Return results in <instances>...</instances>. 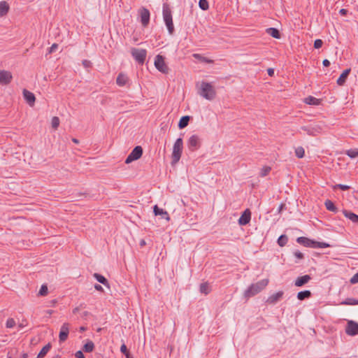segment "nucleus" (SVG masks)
<instances>
[{
	"mask_svg": "<svg viewBox=\"0 0 358 358\" xmlns=\"http://www.w3.org/2000/svg\"><path fill=\"white\" fill-rule=\"evenodd\" d=\"M52 345L50 343H48L47 345H45L39 352L38 354L37 358H43L47 353L49 352V350L51 349Z\"/></svg>",
	"mask_w": 358,
	"mask_h": 358,
	"instance_id": "nucleus-28",
	"label": "nucleus"
},
{
	"mask_svg": "<svg viewBox=\"0 0 358 358\" xmlns=\"http://www.w3.org/2000/svg\"><path fill=\"white\" fill-rule=\"evenodd\" d=\"M201 139L199 136L196 134L191 136L187 141V148L192 152L198 150L201 147Z\"/></svg>",
	"mask_w": 358,
	"mask_h": 358,
	"instance_id": "nucleus-9",
	"label": "nucleus"
},
{
	"mask_svg": "<svg viewBox=\"0 0 358 358\" xmlns=\"http://www.w3.org/2000/svg\"><path fill=\"white\" fill-rule=\"evenodd\" d=\"M142 155H143L142 147L140 145H137L132 150L131 153L128 155V157H127V159L125 160V163L129 164V163L132 162L133 161L137 160L139 158H141Z\"/></svg>",
	"mask_w": 358,
	"mask_h": 358,
	"instance_id": "nucleus-8",
	"label": "nucleus"
},
{
	"mask_svg": "<svg viewBox=\"0 0 358 358\" xmlns=\"http://www.w3.org/2000/svg\"><path fill=\"white\" fill-rule=\"evenodd\" d=\"M287 241H288L287 236L285 234H282L278 237L277 243L279 246L283 247L287 244Z\"/></svg>",
	"mask_w": 358,
	"mask_h": 358,
	"instance_id": "nucleus-31",
	"label": "nucleus"
},
{
	"mask_svg": "<svg viewBox=\"0 0 358 358\" xmlns=\"http://www.w3.org/2000/svg\"><path fill=\"white\" fill-rule=\"evenodd\" d=\"M131 55L139 64H143L146 58L147 50L145 49L133 48Z\"/></svg>",
	"mask_w": 358,
	"mask_h": 358,
	"instance_id": "nucleus-7",
	"label": "nucleus"
},
{
	"mask_svg": "<svg viewBox=\"0 0 358 358\" xmlns=\"http://www.w3.org/2000/svg\"><path fill=\"white\" fill-rule=\"evenodd\" d=\"M72 141H73V143H78V142H79V141H78V139H76V138H73V139H72Z\"/></svg>",
	"mask_w": 358,
	"mask_h": 358,
	"instance_id": "nucleus-57",
	"label": "nucleus"
},
{
	"mask_svg": "<svg viewBox=\"0 0 358 358\" xmlns=\"http://www.w3.org/2000/svg\"><path fill=\"white\" fill-rule=\"evenodd\" d=\"M199 6L203 10H207L209 8L208 1L207 0H199Z\"/></svg>",
	"mask_w": 358,
	"mask_h": 358,
	"instance_id": "nucleus-34",
	"label": "nucleus"
},
{
	"mask_svg": "<svg viewBox=\"0 0 358 358\" xmlns=\"http://www.w3.org/2000/svg\"><path fill=\"white\" fill-rule=\"evenodd\" d=\"M183 148V141L182 138H178L176 139L173 144V152H172V162L171 164H174L179 162Z\"/></svg>",
	"mask_w": 358,
	"mask_h": 358,
	"instance_id": "nucleus-5",
	"label": "nucleus"
},
{
	"mask_svg": "<svg viewBox=\"0 0 358 358\" xmlns=\"http://www.w3.org/2000/svg\"><path fill=\"white\" fill-rule=\"evenodd\" d=\"M59 125V119L57 117H53L52 119V127L57 129Z\"/></svg>",
	"mask_w": 358,
	"mask_h": 358,
	"instance_id": "nucleus-42",
	"label": "nucleus"
},
{
	"mask_svg": "<svg viewBox=\"0 0 358 358\" xmlns=\"http://www.w3.org/2000/svg\"><path fill=\"white\" fill-rule=\"evenodd\" d=\"M94 350V344L92 341L88 340L83 345V350L85 352H92Z\"/></svg>",
	"mask_w": 358,
	"mask_h": 358,
	"instance_id": "nucleus-29",
	"label": "nucleus"
},
{
	"mask_svg": "<svg viewBox=\"0 0 358 358\" xmlns=\"http://www.w3.org/2000/svg\"><path fill=\"white\" fill-rule=\"evenodd\" d=\"M57 358H61V357H57Z\"/></svg>",
	"mask_w": 358,
	"mask_h": 358,
	"instance_id": "nucleus-63",
	"label": "nucleus"
},
{
	"mask_svg": "<svg viewBox=\"0 0 358 358\" xmlns=\"http://www.w3.org/2000/svg\"><path fill=\"white\" fill-rule=\"evenodd\" d=\"M296 242L305 247L311 248H323L331 247V245L327 243L316 241L304 236L298 237L296 238Z\"/></svg>",
	"mask_w": 358,
	"mask_h": 358,
	"instance_id": "nucleus-2",
	"label": "nucleus"
},
{
	"mask_svg": "<svg viewBox=\"0 0 358 358\" xmlns=\"http://www.w3.org/2000/svg\"><path fill=\"white\" fill-rule=\"evenodd\" d=\"M75 357L76 358H85L83 351L78 350L75 353Z\"/></svg>",
	"mask_w": 358,
	"mask_h": 358,
	"instance_id": "nucleus-47",
	"label": "nucleus"
},
{
	"mask_svg": "<svg viewBox=\"0 0 358 358\" xmlns=\"http://www.w3.org/2000/svg\"><path fill=\"white\" fill-rule=\"evenodd\" d=\"M284 208H285V204L281 203L278 208V213H281Z\"/></svg>",
	"mask_w": 358,
	"mask_h": 358,
	"instance_id": "nucleus-51",
	"label": "nucleus"
},
{
	"mask_svg": "<svg viewBox=\"0 0 358 358\" xmlns=\"http://www.w3.org/2000/svg\"><path fill=\"white\" fill-rule=\"evenodd\" d=\"M78 308H76L73 310V313L77 312V311H78Z\"/></svg>",
	"mask_w": 358,
	"mask_h": 358,
	"instance_id": "nucleus-60",
	"label": "nucleus"
},
{
	"mask_svg": "<svg viewBox=\"0 0 358 358\" xmlns=\"http://www.w3.org/2000/svg\"><path fill=\"white\" fill-rule=\"evenodd\" d=\"M140 17H141V22L142 25L145 27L148 25L150 22V13L148 9L143 7L140 9Z\"/></svg>",
	"mask_w": 358,
	"mask_h": 358,
	"instance_id": "nucleus-11",
	"label": "nucleus"
},
{
	"mask_svg": "<svg viewBox=\"0 0 358 358\" xmlns=\"http://www.w3.org/2000/svg\"><path fill=\"white\" fill-rule=\"evenodd\" d=\"M345 155L351 159L358 157V148L348 150L345 151Z\"/></svg>",
	"mask_w": 358,
	"mask_h": 358,
	"instance_id": "nucleus-32",
	"label": "nucleus"
},
{
	"mask_svg": "<svg viewBox=\"0 0 358 358\" xmlns=\"http://www.w3.org/2000/svg\"><path fill=\"white\" fill-rule=\"evenodd\" d=\"M9 5L5 1H2L0 2V17L6 15L9 11Z\"/></svg>",
	"mask_w": 358,
	"mask_h": 358,
	"instance_id": "nucleus-21",
	"label": "nucleus"
},
{
	"mask_svg": "<svg viewBox=\"0 0 358 358\" xmlns=\"http://www.w3.org/2000/svg\"><path fill=\"white\" fill-rule=\"evenodd\" d=\"M155 66L156 69L163 73H169V67L165 63L164 57L162 55H157L155 58Z\"/></svg>",
	"mask_w": 358,
	"mask_h": 358,
	"instance_id": "nucleus-6",
	"label": "nucleus"
},
{
	"mask_svg": "<svg viewBox=\"0 0 358 358\" xmlns=\"http://www.w3.org/2000/svg\"><path fill=\"white\" fill-rule=\"evenodd\" d=\"M322 64L324 66L328 67L330 66V62L327 59H325L323 60Z\"/></svg>",
	"mask_w": 358,
	"mask_h": 358,
	"instance_id": "nucleus-52",
	"label": "nucleus"
},
{
	"mask_svg": "<svg viewBox=\"0 0 358 358\" xmlns=\"http://www.w3.org/2000/svg\"><path fill=\"white\" fill-rule=\"evenodd\" d=\"M304 102L308 105L318 106L320 103V100L313 96H308L305 98Z\"/></svg>",
	"mask_w": 358,
	"mask_h": 358,
	"instance_id": "nucleus-25",
	"label": "nucleus"
},
{
	"mask_svg": "<svg viewBox=\"0 0 358 358\" xmlns=\"http://www.w3.org/2000/svg\"><path fill=\"white\" fill-rule=\"evenodd\" d=\"M87 328L85 327H80V329H79V331L80 332H83L85 331H86Z\"/></svg>",
	"mask_w": 358,
	"mask_h": 358,
	"instance_id": "nucleus-55",
	"label": "nucleus"
},
{
	"mask_svg": "<svg viewBox=\"0 0 358 358\" xmlns=\"http://www.w3.org/2000/svg\"><path fill=\"white\" fill-rule=\"evenodd\" d=\"M343 213L345 217L350 220L353 223H358V215L357 214L347 210H343Z\"/></svg>",
	"mask_w": 358,
	"mask_h": 358,
	"instance_id": "nucleus-20",
	"label": "nucleus"
},
{
	"mask_svg": "<svg viewBox=\"0 0 358 358\" xmlns=\"http://www.w3.org/2000/svg\"><path fill=\"white\" fill-rule=\"evenodd\" d=\"M267 73L269 76H274V69L269 68L267 69Z\"/></svg>",
	"mask_w": 358,
	"mask_h": 358,
	"instance_id": "nucleus-53",
	"label": "nucleus"
},
{
	"mask_svg": "<svg viewBox=\"0 0 358 358\" xmlns=\"http://www.w3.org/2000/svg\"><path fill=\"white\" fill-rule=\"evenodd\" d=\"M324 205L326 208L331 212L337 213L338 210V208L335 206L334 203L331 200H326L324 202Z\"/></svg>",
	"mask_w": 358,
	"mask_h": 358,
	"instance_id": "nucleus-27",
	"label": "nucleus"
},
{
	"mask_svg": "<svg viewBox=\"0 0 358 358\" xmlns=\"http://www.w3.org/2000/svg\"><path fill=\"white\" fill-rule=\"evenodd\" d=\"M193 56H194V57H195V58H202V57H201L200 55H199V54H194V55H193ZM203 61H205V62H207V63H210V62H212V61H211V60L208 59H206V58H205V57H203Z\"/></svg>",
	"mask_w": 358,
	"mask_h": 358,
	"instance_id": "nucleus-49",
	"label": "nucleus"
},
{
	"mask_svg": "<svg viewBox=\"0 0 358 358\" xmlns=\"http://www.w3.org/2000/svg\"><path fill=\"white\" fill-rule=\"evenodd\" d=\"M311 280V277L310 275H304L300 277H298L294 281V285L296 287H303Z\"/></svg>",
	"mask_w": 358,
	"mask_h": 358,
	"instance_id": "nucleus-18",
	"label": "nucleus"
},
{
	"mask_svg": "<svg viewBox=\"0 0 358 358\" xmlns=\"http://www.w3.org/2000/svg\"><path fill=\"white\" fill-rule=\"evenodd\" d=\"M120 352L124 354L126 358H133L131 354L129 352L126 345L123 343L120 347Z\"/></svg>",
	"mask_w": 358,
	"mask_h": 358,
	"instance_id": "nucleus-33",
	"label": "nucleus"
},
{
	"mask_svg": "<svg viewBox=\"0 0 358 358\" xmlns=\"http://www.w3.org/2000/svg\"><path fill=\"white\" fill-rule=\"evenodd\" d=\"M199 94L207 100H213L216 96L214 87L209 83L202 81L199 89Z\"/></svg>",
	"mask_w": 358,
	"mask_h": 358,
	"instance_id": "nucleus-3",
	"label": "nucleus"
},
{
	"mask_svg": "<svg viewBox=\"0 0 358 358\" xmlns=\"http://www.w3.org/2000/svg\"><path fill=\"white\" fill-rule=\"evenodd\" d=\"M200 292L206 294L209 293L210 289L208 283L203 282L200 285Z\"/></svg>",
	"mask_w": 358,
	"mask_h": 358,
	"instance_id": "nucleus-36",
	"label": "nucleus"
},
{
	"mask_svg": "<svg viewBox=\"0 0 358 358\" xmlns=\"http://www.w3.org/2000/svg\"><path fill=\"white\" fill-rule=\"evenodd\" d=\"M336 187L343 191L348 190L350 188V186L343 184H338Z\"/></svg>",
	"mask_w": 358,
	"mask_h": 358,
	"instance_id": "nucleus-46",
	"label": "nucleus"
},
{
	"mask_svg": "<svg viewBox=\"0 0 358 358\" xmlns=\"http://www.w3.org/2000/svg\"><path fill=\"white\" fill-rule=\"evenodd\" d=\"M351 284L358 283V272L355 273L350 280Z\"/></svg>",
	"mask_w": 358,
	"mask_h": 358,
	"instance_id": "nucleus-45",
	"label": "nucleus"
},
{
	"mask_svg": "<svg viewBox=\"0 0 358 358\" xmlns=\"http://www.w3.org/2000/svg\"><path fill=\"white\" fill-rule=\"evenodd\" d=\"M13 76L10 71L0 70V84L7 85L11 82Z\"/></svg>",
	"mask_w": 358,
	"mask_h": 358,
	"instance_id": "nucleus-12",
	"label": "nucleus"
},
{
	"mask_svg": "<svg viewBox=\"0 0 358 358\" xmlns=\"http://www.w3.org/2000/svg\"><path fill=\"white\" fill-rule=\"evenodd\" d=\"M251 220V212L249 209H246L241 214L238 219V224L241 226H245L248 224Z\"/></svg>",
	"mask_w": 358,
	"mask_h": 358,
	"instance_id": "nucleus-14",
	"label": "nucleus"
},
{
	"mask_svg": "<svg viewBox=\"0 0 358 358\" xmlns=\"http://www.w3.org/2000/svg\"><path fill=\"white\" fill-rule=\"evenodd\" d=\"M153 213L155 215H160L162 219H165L166 220L169 221L170 220V217L167 211L164 210V209L159 208L157 205H155L153 206Z\"/></svg>",
	"mask_w": 358,
	"mask_h": 358,
	"instance_id": "nucleus-17",
	"label": "nucleus"
},
{
	"mask_svg": "<svg viewBox=\"0 0 358 358\" xmlns=\"http://www.w3.org/2000/svg\"><path fill=\"white\" fill-rule=\"evenodd\" d=\"M16 323L13 318H8L6 323V327L7 328H13L15 326Z\"/></svg>",
	"mask_w": 358,
	"mask_h": 358,
	"instance_id": "nucleus-40",
	"label": "nucleus"
},
{
	"mask_svg": "<svg viewBox=\"0 0 358 358\" xmlns=\"http://www.w3.org/2000/svg\"><path fill=\"white\" fill-rule=\"evenodd\" d=\"M271 171V167L269 166H264L262 169L260 176L262 177H264L268 174V173Z\"/></svg>",
	"mask_w": 358,
	"mask_h": 358,
	"instance_id": "nucleus-41",
	"label": "nucleus"
},
{
	"mask_svg": "<svg viewBox=\"0 0 358 358\" xmlns=\"http://www.w3.org/2000/svg\"><path fill=\"white\" fill-rule=\"evenodd\" d=\"M48 286L46 285H42L39 289L38 295L39 296H45L48 294Z\"/></svg>",
	"mask_w": 358,
	"mask_h": 358,
	"instance_id": "nucleus-38",
	"label": "nucleus"
},
{
	"mask_svg": "<svg viewBox=\"0 0 358 358\" xmlns=\"http://www.w3.org/2000/svg\"><path fill=\"white\" fill-rule=\"evenodd\" d=\"M128 81V78L127 76L122 73H119V75L117 76V78L116 79V83L119 85V86H124L126 85V83H127Z\"/></svg>",
	"mask_w": 358,
	"mask_h": 358,
	"instance_id": "nucleus-23",
	"label": "nucleus"
},
{
	"mask_svg": "<svg viewBox=\"0 0 358 358\" xmlns=\"http://www.w3.org/2000/svg\"><path fill=\"white\" fill-rule=\"evenodd\" d=\"M323 45V41L321 39H316L315 41H314V48L315 49H319Z\"/></svg>",
	"mask_w": 358,
	"mask_h": 358,
	"instance_id": "nucleus-43",
	"label": "nucleus"
},
{
	"mask_svg": "<svg viewBox=\"0 0 358 358\" xmlns=\"http://www.w3.org/2000/svg\"><path fill=\"white\" fill-rule=\"evenodd\" d=\"M94 278L100 283L105 286H108V280L102 275L95 273L94 274Z\"/></svg>",
	"mask_w": 358,
	"mask_h": 358,
	"instance_id": "nucleus-30",
	"label": "nucleus"
},
{
	"mask_svg": "<svg viewBox=\"0 0 358 358\" xmlns=\"http://www.w3.org/2000/svg\"><path fill=\"white\" fill-rule=\"evenodd\" d=\"M295 155L298 158H303L305 155V150L302 147H298L295 150Z\"/></svg>",
	"mask_w": 358,
	"mask_h": 358,
	"instance_id": "nucleus-35",
	"label": "nucleus"
},
{
	"mask_svg": "<svg viewBox=\"0 0 358 358\" xmlns=\"http://www.w3.org/2000/svg\"><path fill=\"white\" fill-rule=\"evenodd\" d=\"M22 94H23V96H24V99H25L26 102L30 106H33L34 105L35 101H36V97H35L34 94L29 92L27 90H25V89L23 90Z\"/></svg>",
	"mask_w": 358,
	"mask_h": 358,
	"instance_id": "nucleus-16",
	"label": "nucleus"
},
{
	"mask_svg": "<svg viewBox=\"0 0 358 358\" xmlns=\"http://www.w3.org/2000/svg\"><path fill=\"white\" fill-rule=\"evenodd\" d=\"M268 283V279L261 280L256 283L250 285L248 289L244 292V296L249 299L262 292Z\"/></svg>",
	"mask_w": 358,
	"mask_h": 358,
	"instance_id": "nucleus-1",
	"label": "nucleus"
},
{
	"mask_svg": "<svg viewBox=\"0 0 358 358\" xmlns=\"http://www.w3.org/2000/svg\"><path fill=\"white\" fill-rule=\"evenodd\" d=\"M69 324L64 323L60 329L59 334V340L60 343L64 342L69 336Z\"/></svg>",
	"mask_w": 358,
	"mask_h": 358,
	"instance_id": "nucleus-13",
	"label": "nucleus"
},
{
	"mask_svg": "<svg viewBox=\"0 0 358 358\" xmlns=\"http://www.w3.org/2000/svg\"><path fill=\"white\" fill-rule=\"evenodd\" d=\"M27 354L23 355V358H27Z\"/></svg>",
	"mask_w": 358,
	"mask_h": 358,
	"instance_id": "nucleus-61",
	"label": "nucleus"
},
{
	"mask_svg": "<svg viewBox=\"0 0 358 358\" xmlns=\"http://www.w3.org/2000/svg\"><path fill=\"white\" fill-rule=\"evenodd\" d=\"M351 72V69H347L343 71V73L340 75L339 78L337 79L336 83L339 86H343L346 83L348 77Z\"/></svg>",
	"mask_w": 358,
	"mask_h": 358,
	"instance_id": "nucleus-19",
	"label": "nucleus"
},
{
	"mask_svg": "<svg viewBox=\"0 0 358 358\" xmlns=\"http://www.w3.org/2000/svg\"><path fill=\"white\" fill-rule=\"evenodd\" d=\"M345 333L350 336H355L358 334V322L354 320H348L345 326Z\"/></svg>",
	"mask_w": 358,
	"mask_h": 358,
	"instance_id": "nucleus-10",
	"label": "nucleus"
},
{
	"mask_svg": "<svg viewBox=\"0 0 358 358\" xmlns=\"http://www.w3.org/2000/svg\"><path fill=\"white\" fill-rule=\"evenodd\" d=\"M46 313H47L48 314H49V315H51V314H52L53 310H48L46 311Z\"/></svg>",
	"mask_w": 358,
	"mask_h": 358,
	"instance_id": "nucleus-56",
	"label": "nucleus"
},
{
	"mask_svg": "<svg viewBox=\"0 0 358 358\" xmlns=\"http://www.w3.org/2000/svg\"><path fill=\"white\" fill-rule=\"evenodd\" d=\"M284 295L283 291H278V292L271 295L268 297L266 303L270 305H275L279 301H280Z\"/></svg>",
	"mask_w": 358,
	"mask_h": 358,
	"instance_id": "nucleus-15",
	"label": "nucleus"
},
{
	"mask_svg": "<svg viewBox=\"0 0 358 358\" xmlns=\"http://www.w3.org/2000/svg\"><path fill=\"white\" fill-rule=\"evenodd\" d=\"M294 255L298 259H303L304 258L303 254L301 252L299 251V250L294 251Z\"/></svg>",
	"mask_w": 358,
	"mask_h": 358,
	"instance_id": "nucleus-44",
	"label": "nucleus"
},
{
	"mask_svg": "<svg viewBox=\"0 0 358 358\" xmlns=\"http://www.w3.org/2000/svg\"><path fill=\"white\" fill-rule=\"evenodd\" d=\"M101 330V328L98 329L97 331H100Z\"/></svg>",
	"mask_w": 358,
	"mask_h": 358,
	"instance_id": "nucleus-62",
	"label": "nucleus"
},
{
	"mask_svg": "<svg viewBox=\"0 0 358 358\" xmlns=\"http://www.w3.org/2000/svg\"><path fill=\"white\" fill-rule=\"evenodd\" d=\"M189 119L190 117L188 115L182 116L179 120L178 128L180 129L185 128L189 124Z\"/></svg>",
	"mask_w": 358,
	"mask_h": 358,
	"instance_id": "nucleus-26",
	"label": "nucleus"
},
{
	"mask_svg": "<svg viewBox=\"0 0 358 358\" xmlns=\"http://www.w3.org/2000/svg\"><path fill=\"white\" fill-rule=\"evenodd\" d=\"M145 241H144L143 240V241H141V245H145Z\"/></svg>",
	"mask_w": 358,
	"mask_h": 358,
	"instance_id": "nucleus-59",
	"label": "nucleus"
},
{
	"mask_svg": "<svg viewBox=\"0 0 358 358\" xmlns=\"http://www.w3.org/2000/svg\"><path fill=\"white\" fill-rule=\"evenodd\" d=\"M348 13V10L347 9H345V8H341L340 10H339V14L341 15H347V13Z\"/></svg>",
	"mask_w": 358,
	"mask_h": 358,
	"instance_id": "nucleus-50",
	"label": "nucleus"
},
{
	"mask_svg": "<svg viewBox=\"0 0 358 358\" xmlns=\"http://www.w3.org/2000/svg\"><path fill=\"white\" fill-rule=\"evenodd\" d=\"M58 48V45L57 43H53L52 46L50 48L49 53H52L55 52Z\"/></svg>",
	"mask_w": 358,
	"mask_h": 358,
	"instance_id": "nucleus-48",
	"label": "nucleus"
},
{
	"mask_svg": "<svg viewBox=\"0 0 358 358\" xmlns=\"http://www.w3.org/2000/svg\"><path fill=\"white\" fill-rule=\"evenodd\" d=\"M266 32L268 35H270L272 37L277 38V39H279L281 37L280 31L278 29L274 28V27H270V28L266 29Z\"/></svg>",
	"mask_w": 358,
	"mask_h": 358,
	"instance_id": "nucleus-22",
	"label": "nucleus"
},
{
	"mask_svg": "<svg viewBox=\"0 0 358 358\" xmlns=\"http://www.w3.org/2000/svg\"><path fill=\"white\" fill-rule=\"evenodd\" d=\"M301 129L306 131L308 135H313L314 128L308 126H303L301 127Z\"/></svg>",
	"mask_w": 358,
	"mask_h": 358,
	"instance_id": "nucleus-39",
	"label": "nucleus"
},
{
	"mask_svg": "<svg viewBox=\"0 0 358 358\" xmlns=\"http://www.w3.org/2000/svg\"><path fill=\"white\" fill-rule=\"evenodd\" d=\"M94 288L97 291H103V287L100 285H99V284H95L94 285Z\"/></svg>",
	"mask_w": 358,
	"mask_h": 358,
	"instance_id": "nucleus-54",
	"label": "nucleus"
},
{
	"mask_svg": "<svg viewBox=\"0 0 358 358\" xmlns=\"http://www.w3.org/2000/svg\"><path fill=\"white\" fill-rule=\"evenodd\" d=\"M312 296V293L310 290H303L297 293V299L300 301L309 299Z\"/></svg>",
	"mask_w": 358,
	"mask_h": 358,
	"instance_id": "nucleus-24",
	"label": "nucleus"
},
{
	"mask_svg": "<svg viewBox=\"0 0 358 358\" xmlns=\"http://www.w3.org/2000/svg\"><path fill=\"white\" fill-rule=\"evenodd\" d=\"M345 305H358V300L352 298H348L342 303Z\"/></svg>",
	"mask_w": 358,
	"mask_h": 358,
	"instance_id": "nucleus-37",
	"label": "nucleus"
},
{
	"mask_svg": "<svg viewBox=\"0 0 358 358\" xmlns=\"http://www.w3.org/2000/svg\"><path fill=\"white\" fill-rule=\"evenodd\" d=\"M51 303H52V305L54 306L56 303H57V300L54 299L51 301Z\"/></svg>",
	"mask_w": 358,
	"mask_h": 358,
	"instance_id": "nucleus-58",
	"label": "nucleus"
},
{
	"mask_svg": "<svg viewBox=\"0 0 358 358\" xmlns=\"http://www.w3.org/2000/svg\"><path fill=\"white\" fill-rule=\"evenodd\" d=\"M163 19L167 27L169 33L172 35L174 32L172 13L171 8L167 3L163 4Z\"/></svg>",
	"mask_w": 358,
	"mask_h": 358,
	"instance_id": "nucleus-4",
	"label": "nucleus"
}]
</instances>
